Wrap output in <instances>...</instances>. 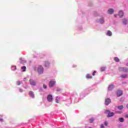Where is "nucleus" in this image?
<instances>
[{
	"instance_id": "f257e3e1",
	"label": "nucleus",
	"mask_w": 128,
	"mask_h": 128,
	"mask_svg": "<svg viewBox=\"0 0 128 128\" xmlns=\"http://www.w3.org/2000/svg\"><path fill=\"white\" fill-rule=\"evenodd\" d=\"M37 70L38 74H42L44 72V67L40 66H38Z\"/></svg>"
},
{
	"instance_id": "f03ea898",
	"label": "nucleus",
	"mask_w": 128,
	"mask_h": 128,
	"mask_svg": "<svg viewBox=\"0 0 128 128\" xmlns=\"http://www.w3.org/2000/svg\"><path fill=\"white\" fill-rule=\"evenodd\" d=\"M54 84H56V81L51 80L50 82L49 86L50 88H52Z\"/></svg>"
},
{
	"instance_id": "7ed1b4c3",
	"label": "nucleus",
	"mask_w": 128,
	"mask_h": 128,
	"mask_svg": "<svg viewBox=\"0 0 128 128\" xmlns=\"http://www.w3.org/2000/svg\"><path fill=\"white\" fill-rule=\"evenodd\" d=\"M122 91L121 90H118L116 92V96L118 98L122 95Z\"/></svg>"
},
{
	"instance_id": "20e7f679",
	"label": "nucleus",
	"mask_w": 128,
	"mask_h": 128,
	"mask_svg": "<svg viewBox=\"0 0 128 128\" xmlns=\"http://www.w3.org/2000/svg\"><path fill=\"white\" fill-rule=\"evenodd\" d=\"M47 100L49 102H52V94L48 95L47 97Z\"/></svg>"
},
{
	"instance_id": "39448f33",
	"label": "nucleus",
	"mask_w": 128,
	"mask_h": 128,
	"mask_svg": "<svg viewBox=\"0 0 128 128\" xmlns=\"http://www.w3.org/2000/svg\"><path fill=\"white\" fill-rule=\"evenodd\" d=\"M111 100H110V98H106L105 100V104L106 106H108V104H110L111 102Z\"/></svg>"
},
{
	"instance_id": "423d86ee",
	"label": "nucleus",
	"mask_w": 128,
	"mask_h": 128,
	"mask_svg": "<svg viewBox=\"0 0 128 128\" xmlns=\"http://www.w3.org/2000/svg\"><path fill=\"white\" fill-rule=\"evenodd\" d=\"M28 94L30 96H31V98H34V92L32 91H30Z\"/></svg>"
},
{
	"instance_id": "0eeeda50",
	"label": "nucleus",
	"mask_w": 128,
	"mask_h": 128,
	"mask_svg": "<svg viewBox=\"0 0 128 128\" xmlns=\"http://www.w3.org/2000/svg\"><path fill=\"white\" fill-rule=\"evenodd\" d=\"M114 116V113L112 112L108 113L107 116V118H112V116Z\"/></svg>"
},
{
	"instance_id": "6e6552de",
	"label": "nucleus",
	"mask_w": 128,
	"mask_h": 128,
	"mask_svg": "<svg viewBox=\"0 0 128 128\" xmlns=\"http://www.w3.org/2000/svg\"><path fill=\"white\" fill-rule=\"evenodd\" d=\"M114 11L112 8H110L108 10V14H114Z\"/></svg>"
},
{
	"instance_id": "1a4fd4ad",
	"label": "nucleus",
	"mask_w": 128,
	"mask_h": 128,
	"mask_svg": "<svg viewBox=\"0 0 128 128\" xmlns=\"http://www.w3.org/2000/svg\"><path fill=\"white\" fill-rule=\"evenodd\" d=\"M114 85H110L108 87V90H114Z\"/></svg>"
},
{
	"instance_id": "9d476101",
	"label": "nucleus",
	"mask_w": 128,
	"mask_h": 128,
	"mask_svg": "<svg viewBox=\"0 0 128 128\" xmlns=\"http://www.w3.org/2000/svg\"><path fill=\"white\" fill-rule=\"evenodd\" d=\"M118 16L120 18H122L124 16V12L122 11H120Z\"/></svg>"
},
{
	"instance_id": "9b49d317",
	"label": "nucleus",
	"mask_w": 128,
	"mask_h": 128,
	"mask_svg": "<svg viewBox=\"0 0 128 128\" xmlns=\"http://www.w3.org/2000/svg\"><path fill=\"white\" fill-rule=\"evenodd\" d=\"M30 84L32 86H36V82L34 80H30Z\"/></svg>"
},
{
	"instance_id": "f8f14e48",
	"label": "nucleus",
	"mask_w": 128,
	"mask_h": 128,
	"mask_svg": "<svg viewBox=\"0 0 128 128\" xmlns=\"http://www.w3.org/2000/svg\"><path fill=\"white\" fill-rule=\"evenodd\" d=\"M112 32H110V30H108L107 32V36H112Z\"/></svg>"
},
{
	"instance_id": "ddd939ff",
	"label": "nucleus",
	"mask_w": 128,
	"mask_h": 128,
	"mask_svg": "<svg viewBox=\"0 0 128 128\" xmlns=\"http://www.w3.org/2000/svg\"><path fill=\"white\" fill-rule=\"evenodd\" d=\"M45 66H50V62L48 61H45Z\"/></svg>"
},
{
	"instance_id": "4468645a",
	"label": "nucleus",
	"mask_w": 128,
	"mask_h": 128,
	"mask_svg": "<svg viewBox=\"0 0 128 128\" xmlns=\"http://www.w3.org/2000/svg\"><path fill=\"white\" fill-rule=\"evenodd\" d=\"M114 60H115V62H120V59L118 57H115L114 58Z\"/></svg>"
},
{
	"instance_id": "2eb2a0df",
	"label": "nucleus",
	"mask_w": 128,
	"mask_h": 128,
	"mask_svg": "<svg viewBox=\"0 0 128 128\" xmlns=\"http://www.w3.org/2000/svg\"><path fill=\"white\" fill-rule=\"evenodd\" d=\"M86 78H92V76L90 74H88L86 76Z\"/></svg>"
},
{
	"instance_id": "dca6fc26",
	"label": "nucleus",
	"mask_w": 128,
	"mask_h": 128,
	"mask_svg": "<svg viewBox=\"0 0 128 128\" xmlns=\"http://www.w3.org/2000/svg\"><path fill=\"white\" fill-rule=\"evenodd\" d=\"M90 124H92L94 122V118H91L89 120Z\"/></svg>"
},
{
	"instance_id": "f3484780",
	"label": "nucleus",
	"mask_w": 128,
	"mask_h": 128,
	"mask_svg": "<svg viewBox=\"0 0 128 128\" xmlns=\"http://www.w3.org/2000/svg\"><path fill=\"white\" fill-rule=\"evenodd\" d=\"M119 120L120 121V122H124V119L122 118H119Z\"/></svg>"
},
{
	"instance_id": "a211bd4d",
	"label": "nucleus",
	"mask_w": 128,
	"mask_h": 128,
	"mask_svg": "<svg viewBox=\"0 0 128 128\" xmlns=\"http://www.w3.org/2000/svg\"><path fill=\"white\" fill-rule=\"evenodd\" d=\"M100 24H104V18H102L101 19H100Z\"/></svg>"
},
{
	"instance_id": "6ab92c4d",
	"label": "nucleus",
	"mask_w": 128,
	"mask_h": 128,
	"mask_svg": "<svg viewBox=\"0 0 128 128\" xmlns=\"http://www.w3.org/2000/svg\"><path fill=\"white\" fill-rule=\"evenodd\" d=\"M60 102V100H58V96L56 98V104H58Z\"/></svg>"
},
{
	"instance_id": "aec40b11",
	"label": "nucleus",
	"mask_w": 128,
	"mask_h": 128,
	"mask_svg": "<svg viewBox=\"0 0 128 128\" xmlns=\"http://www.w3.org/2000/svg\"><path fill=\"white\" fill-rule=\"evenodd\" d=\"M118 110H122L124 108V106H118Z\"/></svg>"
},
{
	"instance_id": "412c9836",
	"label": "nucleus",
	"mask_w": 128,
	"mask_h": 128,
	"mask_svg": "<svg viewBox=\"0 0 128 128\" xmlns=\"http://www.w3.org/2000/svg\"><path fill=\"white\" fill-rule=\"evenodd\" d=\"M122 22L124 24H126L128 23V21L124 19L122 20Z\"/></svg>"
},
{
	"instance_id": "4be33fe9",
	"label": "nucleus",
	"mask_w": 128,
	"mask_h": 128,
	"mask_svg": "<svg viewBox=\"0 0 128 128\" xmlns=\"http://www.w3.org/2000/svg\"><path fill=\"white\" fill-rule=\"evenodd\" d=\"M124 67H120L119 68V72H124Z\"/></svg>"
},
{
	"instance_id": "5701e85b",
	"label": "nucleus",
	"mask_w": 128,
	"mask_h": 128,
	"mask_svg": "<svg viewBox=\"0 0 128 128\" xmlns=\"http://www.w3.org/2000/svg\"><path fill=\"white\" fill-rule=\"evenodd\" d=\"M123 72H128V68H124L123 69Z\"/></svg>"
},
{
	"instance_id": "b1692460",
	"label": "nucleus",
	"mask_w": 128,
	"mask_h": 128,
	"mask_svg": "<svg viewBox=\"0 0 128 128\" xmlns=\"http://www.w3.org/2000/svg\"><path fill=\"white\" fill-rule=\"evenodd\" d=\"M22 70H23V72H26V67L24 66L21 68Z\"/></svg>"
},
{
	"instance_id": "393cba45",
	"label": "nucleus",
	"mask_w": 128,
	"mask_h": 128,
	"mask_svg": "<svg viewBox=\"0 0 128 128\" xmlns=\"http://www.w3.org/2000/svg\"><path fill=\"white\" fill-rule=\"evenodd\" d=\"M105 70H106V68H104V67H102L100 68L101 72H104Z\"/></svg>"
},
{
	"instance_id": "a878e982",
	"label": "nucleus",
	"mask_w": 128,
	"mask_h": 128,
	"mask_svg": "<svg viewBox=\"0 0 128 128\" xmlns=\"http://www.w3.org/2000/svg\"><path fill=\"white\" fill-rule=\"evenodd\" d=\"M128 76L127 74H123L120 76V78H126Z\"/></svg>"
},
{
	"instance_id": "bb28decb",
	"label": "nucleus",
	"mask_w": 128,
	"mask_h": 128,
	"mask_svg": "<svg viewBox=\"0 0 128 128\" xmlns=\"http://www.w3.org/2000/svg\"><path fill=\"white\" fill-rule=\"evenodd\" d=\"M108 112L110 113V110H106L104 111V114H108Z\"/></svg>"
},
{
	"instance_id": "cd10ccee",
	"label": "nucleus",
	"mask_w": 128,
	"mask_h": 128,
	"mask_svg": "<svg viewBox=\"0 0 128 128\" xmlns=\"http://www.w3.org/2000/svg\"><path fill=\"white\" fill-rule=\"evenodd\" d=\"M16 68V66H12V70H15Z\"/></svg>"
},
{
	"instance_id": "c85d7f7f",
	"label": "nucleus",
	"mask_w": 128,
	"mask_h": 128,
	"mask_svg": "<svg viewBox=\"0 0 128 128\" xmlns=\"http://www.w3.org/2000/svg\"><path fill=\"white\" fill-rule=\"evenodd\" d=\"M16 84L18 86H20V81H17Z\"/></svg>"
},
{
	"instance_id": "c756f323",
	"label": "nucleus",
	"mask_w": 128,
	"mask_h": 128,
	"mask_svg": "<svg viewBox=\"0 0 128 128\" xmlns=\"http://www.w3.org/2000/svg\"><path fill=\"white\" fill-rule=\"evenodd\" d=\"M43 87H44V88H48V86H46V85L44 84L43 85Z\"/></svg>"
},
{
	"instance_id": "7c9ffc66",
	"label": "nucleus",
	"mask_w": 128,
	"mask_h": 128,
	"mask_svg": "<svg viewBox=\"0 0 128 128\" xmlns=\"http://www.w3.org/2000/svg\"><path fill=\"white\" fill-rule=\"evenodd\" d=\"M108 121H106V122H104V125H105V126H108Z\"/></svg>"
},
{
	"instance_id": "2f4dec72",
	"label": "nucleus",
	"mask_w": 128,
	"mask_h": 128,
	"mask_svg": "<svg viewBox=\"0 0 128 128\" xmlns=\"http://www.w3.org/2000/svg\"><path fill=\"white\" fill-rule=\"evenodd\" d=\"M96 71H94L92 73V76H94L96 74Z\"/></svg>"
},
{
	"instance_id": "473e14b6",
	"label": "nucleus",
	"mask_w": 128,
	"mask_h": 128,
	"mask_svg": "<svg viewBox=\"0 0 128 128\" xmlns=\"http://www.w3.org/2000/svg\"><path fill=\"white\" fill-rule=\"evenodd\" d=\"M100 128H104V124H102Z\"/></svg>"
},
{
	"instance_id": "72a5a7b5",
	"label": "nucleus",
	"mask_w": 128,
	"mask_h": 128,
	"mask_svg": "<svg viewBox=\"0 0 128 128\" xmlns=\"http://www.w3.org/2000/svg\"><path fill=\"white\" fill-rule=\"evenodd\" d=\"M0 122H4L3 118H0Z\"/></svg>"
},
{
	"instance_id": "f704fd0d",
	"label": "nucleus",
	"mask_w": 128,
	"mask_h": 128,
	"mask_svg": "<svg viewBox=\"0 0 128 128\" xmlns=\"http://www.w3.org/2000/svg\"><path fill=\"white\" fill-rule=\"evenodd\" d=\"M20 91L22 92V90L20 89Z\"/></svg>"
},
{
	"instance_id": "c9c22d12",
	"label": "nucleus",
	"mask_w": 128,
	"mask_h": 128,
	"mask_svg": "<svg viewBox=\"0 0 128 128\" xmlns=\"http://www.w3.org/2000/svg\"><path fill=\"white\" fill-rule=\"evenodd\" d=\"M125 118H128V115H126V116H125Z\"/></svg>"
},
{
	"instance_id": "e433bc0d",
	"label": "nucleus",
	"mask_w": 128,
	"mask_h": 128,
	"mask_svg": "<svg viewBox=\"0 0 128 128\" xmlns=\"http://www.w3.org/2000/svg\"><path fill=\"white\" fill-rule=\"evenodd\" d=\"M60 89H59V90H57V92H60Z\"/></svg>"
}]
</instances>
